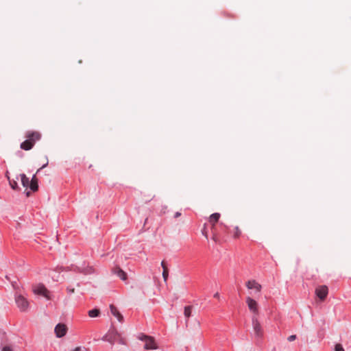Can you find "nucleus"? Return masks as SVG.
<instances>
[{"label":"nucleus","instance_id":"nucleus-1","mask_svg":"<svg viewBox=\"0 0 351 351\" xmlns=\"http://www.w3.org/2000/svg\"><path fill=\"white\" fill-rule=\"evenodd\" d=\"M138 339L145 342V349L156 350L158 348L157 344L154 337L145 335H141L139 336Z\"/></svg>","mask_w":351,"mask_h":351},{"label":"nucleus","instance_id":"nucleus-2","mask_svg":"<svg viewBox=\"0 0 351 351\" xmlns=\"http://www.w3.org/2000/svg\"><path fill=\"white\" fill-rule=\"evenodd\" d=\"M15 301L20 311H26L28 309L29 302L24 296L16 295L15 296Z\"/></svg>","mask_w":351,"mask_h":351},{"label":"nucleus","instance_id":"nucleus-3","mask_svg":"<svg viewBox=\"0 0 351 351\" xmlns=\"http://www.w3.org/2000/svg\"><path fill=\"white\" fill-rule=\"evenodd\" d=\"M315 294L320 300L324 301L328 294V287L326 285L318 286L315 289Z\"/></svg>","mask_w":351,"mask_h":351},{"label":"nucleus","instance_id":"nucleus-4","mask_svg":"<svg viewBox=\"0 0 351 351\" xmlns=\"http://www.w3.org/2000/svg\"><path fill=\"white\" fill-rule=\"evenodd\" d=\"M245 302L248 306L249 310L252 313H253L255 315H258V307L257 302L250 296L246 298Z\"/></svg>","mask_w":351,"mask_h":351},{"label":"nucleus","instance_id":"nucleus-5","mask_svg":"<svg viewBox=\"0 0 351 351\" xmlns=\"http://www.w3.org/2000/svg\"><path fill=\"white\" fill-rule=\"evenodd\" d=\"M246 287L250 290H254L256 293H260L262 290V286L255 280H250L245 282Z\"/></svg>","mask_w":351,"mask_h":351},{"label":"nucleus","instance_id":"nucleus-6","mask_svg":"<svg viewBox=\"0 0 351 351\" xmlns=\"http://www.w3.org/2000/svg\"><path fill=\"white\" fill-rule=\"evenodd\" d=\"M252 322L255 335L258 337H261L263 335V329L256 316L252 317Z\"/></svg>","mask_w":351,"mask_h":351},{"label":"nucleus","instance_id":"nucleus-7","mask_svg":"<svg viewBox=\"0 0 351 351\" xmlns=\"http://www.w3.org/2000/svg\"><path fill=\"white\" fill-rule=\"evenodd\" d=\"M33 291L35 294L40 295L47 299H49V292L43 285H37L34 286Z\"/></svg>","mask_w":351,"mask_h":351},{"label":"nucleus","instance_id":"nucleus-8","mask_svg":"<svg viewBox=\"0 0 351 351\" xmlns=\"http://www.w3.org/2000/svg\"><path fill=\"white\" fill-rule=\"evenodd\" d=\"M54 332L57 337H62L66 335L67 332V327L64 324H58L55 327Z\"/></svg>","mask_w":351,"mask_h":351},{"label":"nucleus","instance_id":"nucleus-9","mask_svg":"<svg viewBox=\"0 0 351 351\" xmlns=\"http://www.w3.org/2000/svg\"><path fill=\"white\" fill-rule=\"evenodd\" d=\"M40 137V134L36 131L28 132L26 134L27 139L29 140V141H32L33 145H34L36 141H39Z\"/></svg>","mask_w":351,"mask_h":351},{"label":"nucleus","instance_id":"nucleus-10","mask_svg":"<svg viewBox=\"0 0 351 351\" xmlns=\"http://www.w3.org/2000/svg\"><path fill=\"white\" fill-rule=\"evenodd\" d=\"M119 337V334L117 331H112L107 334L104 339L111 344H114L115 342H117V337Z\"/></svg>","mask_w":351,"mask_h":351},{"label":"nucleus","instance_id":"nucleus-11","mask_svg":"<svg viewBox=\"0 0 351 351\" xmlns=\"http://www.w3.org/2000/svg\"><path fill=\"white\" fill-rule=\"evenodd\" d=\"M112 271L114 274H116L118 277H119L122 280H125L127 279L126 273L120 267H116L112 269Z\"/></svg>","mask_w":351,"mask_h":351},{"label":"nucleus","instance_id":"nucleus-12","mask_svg":"<svg viewBox=\"0 0 351 351\" xmlns=\"http://www.w3.org/2000/svg\"><path fill=\"white\" fill-rule=\"evenodd\" d=\"M111 313L118 319L119 322H123V317L118 309L112 304L110 306Z\"/></svg>","mask_w":351,"mask_h":351},{"label":"nucleus","instance_id":"nucleus-13","mask_svg":"<svg viewBox=\"0 0 351 351\" xmlns=\"http://www.w3.org/2000/svg\"><path fill=\"white\" fill-rule=\"evenodd\" d=\"M30 181V186L29 189L32 191L35 192L38 189V178H36V175H34L31 179Z\"/></svg>","mask_w":351,"mask_h":351},{"label":"nucleus","instance_id":"nucleus-14","mask_svg":"<svg viewBox=\"0 0 351 351\" xmlns=\"http://www.w3.org/2000/svg\"><path fill=\"white\" fill-rule=\"evenodd\" d=\"M219 217L220 214L218 213H213L209 217V222L212 224L213 228H214L215 223L219 221Z\"/></svg>","mask_w":351,"mask_h":351},{"label":"nucleus","instance_id":"nucleus-15","mask_svg":"<svg viewBox=\"0 0 351 351\" xmlns=\"http://www.w3.org/2000/svg\"><path fill=\"white\" fill-rule=\"evenodd\" d=\"M33 143L32 141H29V140L26 139L21 144L20 147L22 149L27 151L31 149L33 147Z\"/></svg>","mask_w":351,"mask_h":351},{"label":"nucleus","instance_id":"nucleus-16","mask_svg":"<svg viewBox=\"0 0 351 351\" xmlns=\"http://www.w3.org/2000/svg\"><path fill=\"white\" fill-rule=\"evenodd\" d=\"M20 177H21L22 185L25 188L29 187L30 181H29V179L25 176V174L21 173V174H20Z\"/></svg>","mask_w":351,"mask_h":351},{"label":"nucleus","instance_id":"nucleus-17","mask_svg":"<svg viewBox=\"0 0 351 351\" xmlns=\"http://www.w3.org/2000/svg\"><path fill=\"white\" fill-rule=\"evenodd\" d=\"M161 266L163 269V271H162L163 279H164L165 282H167L168 276H169V271H168L167 267L165 265V261L161 262Z\"/></svg>","mask_w":351,"mask_h":351},{"label":"nucleus","instance_id":"nucleus-18","mask_svg":"<svg viewBox=\"0 0 351 351\" xmlns=\"http://www.w3.org/2000/svg\"><path fill=\"white\" fill-rule=\"evenodd\" d=\"M80 272L82 273H84V274H92L95 272V269L93 267H84V268H82L80 269Z\"/></svg>","mask_w":351,"mask_h":351},{"label":"nucleus","instance_id":"nucleus-19","mask_svg":"<svg viewBox=\"0 0 351 351\" xmlns=\"http://www.w3.org/2000/svg\"><path fill=\"white\" fill-rule=\"evenodd\" d=\"M192 306H186L184 307V314L186 318H189L192 314Z\"/></svg>","mask_w":351,"mask_h":351},{"label":"nucleus","instance_id":"nucleus-20","mask_svg":"<svg viewBox=\"0 0 351 351\" xmlns=\"http://www.w3.org/2000/svg\"><path fill=\"white\" fill-rule=\"evenodd\" d=\"M99 315V310L95 308L88 311V315L90 317H97Z\"/></svg>","mask_w":351,"mask_h":351},{"label":"nucleus","instance_id":"nucleus-21","mask_svg":"<svg viewBox=\"0 0 351 351\" xmlns=\"http://www.w3.org/2000/svg\"><path fill=\"white\" fill-rule=\"evenodd\" d=\"M9 184L11 186V188L14 190H16L19 189V186H18V184H17V182L16 180L12 179V180H10L9 181Z\"/></svg>","mask_w":351,"mask_h":351},{"label":"nucleus","instance_id":"nucleus-22","mask_svg":"<svg viewBox=\"0 0 351 351\" xmlns=\"http://www.w3.org/2000/svg\"><path fill=\"white\" fill-rule=\"evenodd\" d=\"M335 351H345L343 346L340 343L335 345Z\"/></svg>","mask_w":351,"mask_h":351},{"label":"nucleus","instance_id":"nucleus-23","mask_svg":"<svg viewBox=\"0 0 351 351\" xmlns=\"http://www.w3.org/2000/svg\"><path fill=\"white\" fill-rule=\"evenodd\" d=\"M234 229H235V232H234V237L235 238H237V237H239V235L241 234V231H240V230L239 229V228H238V227H235V228H234Z\"/></svg>","mask_w":351,"mask_h":351},{"label":"nucleus","instance_id":"nucleus-24","mask_svg":"<svg viewBox=\"0 0 351 351\" xmlns=\"http://www.w3.org/2000/svg\"><path fill=\"white\" fill-rule=\"evenodd\" d=\"M117 342H118L120 344H123V345H125V341L124 339H123L122 337H121L120 336L117 337Z\"/></svg>","mask_w":351,"mask_h":351},{"label":"nucleus","instance_id":"nucleus-25","mask_svg":"<svg viewBox=\"0 0 351 351\" xmlns=\"http://www.w3.org/2000/svg\"><path fill=\"white\" fill-rule=\"evenodd\" d=\"M212 240L215 243H218L219 242L217 235L215 233H213L212 237Z\"/></svg>","mask_w":351,"mask_h":351},{"label":"nucleus","instance_id":"nucleus-26","mask_svg":"<svg viewBox=\"0 0 351 351\" xmlns=\"http://www.w3.org/2000/svg\"><path fill=\"white\" fill-rule=\"evenodd\" d=\"M1 351H13V350L10 346H5L2 348Z\"/></svg>","mask_w":351,"mask_h":351},{"label":"nucleus","instance_id":"nucleus-27","mask_svg":"<svg viewBox=\"0 0 351 351\" xmlns=\"http://www.w3.org/2000/svg\"><path fill=\"white\" fill-rule=\"evenodd\" d=\"M296 339V335H290L289 337H288V341H294L295 339Z\"/></svg>","mask_w":351,"mask_h":351},{"label":"nucleus","instance_id":"nucleus-28","mask_svg":"<svg viewBox=\"0 0 351 351\" xmlns=\"http://www.w3.org/2000/svg\"><path fill=\"white\" fill-rule=\"evenodd\" d=\"M47 165H48V159H47V158H46V162H45V164H44V165H43V166H42L39 169H38V171H37L36 173H37L38 171H40V169H42L45 168V167H46Z\"/></svg>","mask_w":351,"mask_h":351},{"label":"nucleus","instance_id":"nucleus-29","mask_svg":"<svg viewBox=\"0 0 351 351\" xmlns=\"http://www.w3.org/2000/svg\"><path fill=\"white\" fill-rule=\"evenodd\" d=\"M67 291L69 294H71V293H73L74 291H75V289L74 288H71V287H68L67 288Z\"/></svg>","mask_w":351,"mask_h":351},{"label":"nucleus","instance_id":"nucleus-30","mask_svg":"<svg viewBox=\"0 0 351 351\" xmlns=\"http://www.w3.org/2000/svg\"><path fill=\"white\" fill-rule=\"evenodd\" d=\"M180 215H181V213H180V212H176V213H175V215H174V217H175V218H178V217H179Z\"/></svg>","mask_w":351,"mask_h":351},{"label":"nucleus","instance_id":"nucleus-31","mask_svg":"<svg viewBox=\"0 0 351 351\" xmlns=\"http://www.w3.org/2000/svg\"><path fill=\"white\" fill-rule=\"evenodd\" d=\"M202 234L204 235L206 239H208V234L204 230H202Z\"/></svg>","mask_w":351,"mask_h":351},{"label":"nucleus","instance_id":"nucleus-32","mask_svg":"<svg viewBox=\"0 0 351 351\" xmlns=\"http://www.w3.org/2000/svg\"><path fill=\"white\" fill-rule=\"evenodd\" d=\"M5 177L7 178V179L8 180V181H10V180H11V179H10V176H9V173H8V171H7V172H6V173H5Z\"/></svg>","mask_w":351,"mask_h":351},{"label":"nucleus","instance_id":"nucleus-33","mask_svg":"<svg viewBox=\"0 0 351 351\" xmlns=\"http://www.w3.org/2000/svg\"><path fill=\"white\" fill-rule=\"evenodd\" d=\"M214 298H219V293L218 292L215 293L214 294Z\"/></svg>","mask_w":351,"mask_h":351},{"label":"nucleus","instance_id":"nucleus-34","mask_svg":"<svg viewBox=\"0 0 351 351\" xmlns=\"http://www.w3.org/2000/svg\"><path fill=\"white\" fill-rule=\"evenodd\" d=\"M72 351H81V348L80 347H77L74 350H73Z\"/></svg>","mask_w":351,"mask_h":351},{"label":"nucleus","instance_id":"nucleus-35","mask_svg":"<svg viewBox=\"0 0 351 351\" xmlns=\"http://www.w3.org/2000/svg\"><path fill=\"white\" fill-rule=\"evenodd\" d=\"M29 195H30V192L29 191H27L26 192V195L28 197V196H29Z\"/></svg>","mask_w":351,"mask_h":351}]
</instances>
